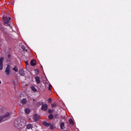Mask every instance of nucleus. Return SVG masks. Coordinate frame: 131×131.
I'll list each match as a JSON object with an SVG mask.
<instances>
[{"mask_svg": "<svg viewBox=\"0 0 131 131\" xmlns=\"http://www.w3.org/2000/svg\"><path fill=\"white\" fill-rule=\"evenodd\" d=\"M48 118L50 120H52V119H54V116L52 114L49 115L48 116Z\"/></svg>", "mask_w": 131, "mask_h": 131, "instance_id": "17", "label": "nucleus"}, {"mask_svg": "<svg viewBox=\"0 0 131 131\" xmlns=\"http://www.w3.org/2000/svg\"><path fill=\"white\" fill-rule=\"evenodd\" d=\"M52 86V85L49 84V90L51 91V89L50 88H51Z\"/></svg>", "mask_w": 131, "mask_h": 131, "instance_id": "25", "label": "nucleus"}, {"mask_svg": "<svg viewBox=\"0 0 131 131\" xmlns=\"http://www.w3.org/2000/svg\"><path fill=\"white\" fill-rule=\"evenodd\" d=\"M3 61H4V58L1 57L0 58V70H3Z\"/></svg>", "mask_w": 131, "mask_h": 131, "instance_id": "6", "label": "nucleus"}, {"mask_svg": "<svg viewBox=\"0 0 131 131\" xmlns=\"http://www.w3.org/2000/svg\"><path fill=\"white\" fill-rule=\"evenodd\" d=\"M30 64L31 66H35L36 65V61L33 59L31 61Z\"/></svg>", "mask_w": 131, "mask_h": 131, "instance_id": "9", "label": "nucleus"}, {"mask_svg": "<svg viewBox=\"0 0 131 131\" xmlns=\"http://www.w3.org/2000/svg\"><path fill=\"white\" fill-rule=\"evenodd\" d=\"M35 80H36L37 83H40V78H39V77H38V76L36 77Z\"/></svg>", "mask_w": 131, "mask_h": 131, "instance_id": "11", "label": "nucleus"}, {"mask_svg": "<svg viewBox=\"0 0 131 131\" xmlns=\"http://www.w3.org/2000/svg\"><path fill=\"white\" fill-rule=\"evenodd\" d=\"M57 116H58V114H56V115H55V117H57Z\"/></svg>", "mask_w": 131, "mask_h": 131, "instance_id": "28", "label": "nucleus"}, {"mask_svg": "<svg viewBox=\"0 0 131 131\" xmlns=\"http://www.w3.org/2000/svg\"><path fill=\"white\" fill-rule=\"evenodd\" d=\"M58 105V103H57L56 102H54V103H52L51 104L52 108H56Z\"/></svg>", "mask_w": 131, "mask_h": 131, "instance_id": "13", "label": "nucleus"}, {"mask_svg": "<svg viewBox=\"0 0 131 131\" xmlns=\"http://www.w3.org/2000/svg\"><path fill=\"white\" fill-rule=\"evenodd\" d=\"M50 128H51V129H53V128H54V126H53V125H50Z\"/></svg>", "mask_w": 131, "mask_h": 131, "instance_id": "23", "label": "nucleus"}, {"mask_svg": "<svg viewBox=\"0 0 131 131\" xmlns=\"http://www.w3.org/2000/svg\"><path fill=\"white\" fill-rule=\"evenodd\" d=\"M8 58H11V54H8Z\"/></svg>", "mask_w": 131, "mask_h": 131, "instance_id": "26", "label": "nucleus"}, {"mask_svg": "<svg viewBox=\"0 0 131 131\" xmlns=\"http://www.w3.org/2000/svg\"><path fill=\"white\" fill-rule=\"evenodd\" d=\"M62 119H65V117H62Z\"/></svg>", "mask_w": 131, "mask_h": 131, "instance_id": "27", "label": "nucleus"}, {"mask_svg": "<svg viewBox=\"0 0 131 131\" xmlns=\"http://www.w3.org/2000/svg\"><path fill=\"white\" fill-rule=\"evenodd\" d=\"M41 110H42L43 111H47V110H48V104H42L41 106Z\"/></svg>", "mask_w": 131, "mask_h": 131, "instance_id": "5", "label": "nucleus"}, {"mask_svg": "<svg viewBox=\"0 0 131 131\" xmlns=\"http://www.w3.org/2000/svg\"><path fill=\"white\" fill-rule=\"evenodd\" d=\"M19 74L21 76H24L25 75V72L23 70H20L19 72Z\"/></svg>", "mask_w": 131, "mask_h": 131, "instance_id": "8", "label": "nucleus"}, {"mask_svg": "<svg viewBox=\"0 0 131 131\" xmlns=\"http://www.w3.org/2000/svg\"><path fill=\"white\" fill-rule=\"evenodd\" d=\"M14 126L16 128H22V127L25 126V124L19 119L14 121Z\"/></svg>", "mask_w": 131, "mask_h": 131, "instance_id": "1", "label": "nucleus"}, {"mask_svg": "<svg viewBox=\"0 0 131 131\" xmlns=\"http://www.w3.org/2000/svg\"><path fill=\"white\" fill-rule=\"evenodd\" d=\"M42 125H45V126H50V125H51V123H48L47 122H44L42 123Z\"/></svg>", "mask_w": 131, "mask_h": 131, "instance_id": "12", "label": "nucleus"}, {"mask_svg": "<svg viewBox=\"0 0 131 131\" xmlns=\"http://www.w3.org/2000/svg\"><path fill=\"white\" fill-rule=\"evenodd\" d=\"M28 65H29L28 61H26V66H27Z\"/></svg>", "mask_w": 131, "mask_h": 131, "instance_id": "24", "label": "nucleus"}, {"mask_svg": "<svg viewBox=\"0 0 131 131\" xmlns=\"http://www.w3.org/2000/svg\"><path fill=\"white\" fill-rule=\"evenodd\" d=\"M10 69L11 66H10V64L7 65L5 70V73L6 75H10Z\"/></svg>", "mask_w": 131, "mask_h": 131, "instance_id": "3", "label": "nucleus"}, {"mask_svg": "<svg viewBox=\"0 0 131 131\" xmlns=\"http://www.w3.org/2000/svg\"><path fill=\"white\" fill-rule=\"evenodd\" d=\"M39 120V116L37 114H35L34 115V121H38Z\"/></svg>", "mask_w": 131, "mask_h": 131, "instance_id": "7", "label": "nucleus"}, {"mask_svg": "<svg viewBox=\"0 0 131 131\" xmlns=\"http://www.w3.org/2000/svg\"><path fill=\"white\" fill-rule=\"evenodd\" d=\"M60 128L61 129H64L65 128V124H64V122L60 123Z\"/></svg>", "mask_w": 131, "mask_h": 131, "instance_id": "14", "label": "nucleus"}, {"mask_svg": "<svg viewBox=\"0 0 131 131\" xmlns=\"http://www.w3.org/2000/svg\"><path fill=\"white\" fill-rule=\"evenodd\" d=\"M52 102V98H49L48 103H51Z\"/></svg>", "mask_w": 131, "mask_h": 131, "instance_id": "22", "label": "nucleus"}, {"mask_svg": "<svg viewBox=\"0 0 131 131\" xmlns=\"http://www.w3.org/2000/svg\"><path fill=\"white\" fill-rule=\"evenodd\" d=\"M25 112L27 114H29V113H30V109L27 108L25 110Z\"/></svg>", "mask_w": 131, "mask_h": 131, "instance_id": "15", "label": "nucleus"}, {"mask_svg": "<svg viewBox=\"0 0 131 131\" xmlns=\"http://www.w3.org/2000/svg\"><path fill=\"white\" fill-rule=\"evenodd\" d=\"M69 123L70 124H71L72 125H73V124H74V123L73 122V120H72V119H69Z\"/></svg>", "mask_w": 131, "mask_h": 131, "instance_id": "19", "label": "nucleus"}, {"mask_svg": "<svg viewBox=\"0 0 131 131\" xmlns=\"http://www.w3.org/2000/svg\"><path fill=\"white\" fill-rule=\"evenodd\" d=\"M1 83H2V81H1V80H0V84H1Z\"/></svg>", "mask_w": 131, "mask_h": 131, "instance_id": "29", "label": "nucleus"}, {"mask_svg": "<svg viewBox=\"0 0 131 131\" xmlns=\"http://www.w3.org/2000/svg\"><path fill=\"white\" fill-rule=\"evenodd\" d=\"M31 90L32 91H33V92H34L35 93H36V92H37V90H36V89H35V87L33 86L31 87Z\"/></svg>", "mask_w": 131, "mask_h": 131, "instance_id": "18", "label": "nucleus"}, {"mask_svg": "<svg viewBox=\"0 0 131 131\" xmlns=\"http://www.w3.org/2000/svg\"><path fill=\"white\" fill-rule=\"evenodd\" d=\"M9 116H10V113L9 112L6 113L4 116H3V117H0V122L3 121V120H4V119L5 118H8V117H9Z\"/></svg>", "mask_w": 131, "mask_h": 131, "instance_id": "4", "label": "nucleus"}, {"mask_svg": "<svg viewBox=\"0 0 131 131\" xmlns=\"http://www.w3.org/2000/svg\"><path fill=\"white\" fill-rule=\"evenodd\" d=\"M3 22L5 26H11L10 25V21L11 20V17H3Z\"/></svg>", "mask_w": 131, "mask_h": 131, "instance_id": "2", "label": "nucleus"}, {"mask_svg": "<svg viewBox=\"0 0 131 131\" xmlns=\"http://www.w3.org/2000/svg\"><path fill=\"white\" fill-rule=\"evenodd\" d=\"M26 126L27 129H32V128H33V125H32V124H28Z\"/></svg>", "mask_w": 131, "mask_h": 131, "instance_id": "10", "label": "nucleus"}, {"mask_svg": "<svg viewBox=\"0 0 131 131\" xmlns=\"http://www.w3.org/2000/svg\"><path fill=\"white\" fill-rule=\"evenodd\" d=\"M13 70H14V71H15V72H18V68H17L16 66H15L13 68Z\"/></svg>", "mask_w": 131, "mask_h": 131, "instance_id": "20", "label": "nucleus"}, {"mask_svg": "<svg viewBox=\"0 0 131 131\" xmlns=\"http://www.w3.org/2000/svg\"><path fill=\"white\" fill-rule=\"evenodd\" d=\"M21 104H26L27 103V100L26 98H24L21 101Z\"/></svg>", "mask_w": 131, "mask_h": 131, "instance_id": "16", "label": "nucleus"}, {"mask_svg": "<svg viewBox=\"0 0 131 131\" xmlns=\"http://www.w3.org/2000/svg\"><path fill=\"white\" fill-rule=\"evenodd\" d=\"M54 112V110H49V113L50 114H51V113H53Z\"/></svg>", "mask_w": 131, "mask_h": 131, "instance_id": "21", "label": "nucleus"}]
</instances>
